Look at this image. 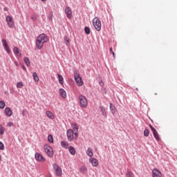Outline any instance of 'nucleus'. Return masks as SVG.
Segmentation results:
<instances>
[{
    "mask_svg": "<svg viewBox=\"0 0 177 177\" xmlns=\"http://www.w3.org/2000/svg\"><path fill=\"white\" fill-rule=\"evenodd\" d=\"M45 42H48V37L45 34H41L39 35L36 40V46L39 49H42V46H44V44Z\"/></svg>",
    "mask_w": 177,
    "mask_h": 177,
    "instance_id": "f257e3e1",
    "label": "nucleus"
},
{
    "mask_svg": "<svg viewBox=\"0 0 177 177\" xmlns=\"http://www.w3.org/2000/svg\"><path fill=\"white\" fill-rule=\"evenodd\" d=\"M93 26L97 31L102 30V21H100V19L97 17H95L93 19Z\"/></svg>",
    "mask_w": 177,
    "mask_h": 177,
    "instance_id": "f03ea898",
    "label": "nucleus"
},
{
    "mask_svg": "<svg viewBox=\"0 0 177 177\" xmlns=\"http://www.w3.org/2000/svg\"><path fill=\"white\" fill-rule=\"evenodd\" d=\"M79 102L80 106L82 109H86V107L88 106V100H86V97L84 95H80L79 96Z\"/></svg>",
    "mask_w": 177,
    "mask_h": 177,
    "instance_id": "7ed1b4c3",
    "label": "nucleus"
},
{
    "mask_svg": "<svg viewBox=\"0 0 177 177\" xmlns=\"http://www.w3.org/2000/svg\"><path fill=\"white\" fill-rule=\"evenodd\" d=\"M44 151L48 157H53V149L49 145H44Z\"/></svg>",
    "mask_w": 177,
    "mask_h": 177,
    "instance_id": "20e7f679",
    "label": "nucleus"
},
{
    "mask_svg": "<svg viewBox=\"0 0 177 177\" xmlns=\"http://www.w3.org/2000/svg\"><path fill=\"white\" fill-rule=\"evenodd\" d=\"M74 78L77 86H82L84 85V82L82 81V78L80 77V74L75 73Z\"/></svg>",
    "mask_w": 177,
    "mask_h": 177,
    "instance_id": "39448f33",
    "label": "nucleus"
},
{
    "mask_svg": "<svg viewBox=\"0 0 177 177\" xmlns=\"http://www.w3.org/2000/svg\"><path fill=\"white\" fill-rule=\"evenodd\" d=\"M66 136L68 142H73L75 139V137H74V131L73 129H68L66 131Z\"/></svg>",
    "mask_w": 177,
    "mask_h": 177,
    "instance_id": "423d86ee",
    "label": "nucleus"
},
{
    "mask_svg": "<svg viewBox=\"0 0 177 177\" xmlns=\"http://www.w3.org/2000/svg\"><path fill=\"white\" fill-rule=\"evenodd\" d=\"M6 21L7 22V24L10 28H13V26H15V21H13L12 16H7L6 17Z\"/></svg>",
    "mask_w": 177,
    "mask_h": 177,
    "instance_id": "0eeeda50",
    "label": "nucleus"
},
{
    "mask_svg": "<svg viewBox=\"0 0 177 177\" xmlns=\"http://www.w3.org/2000/svg\"><path fill=\"white\" fill-rule=\"evenodd\" d=\"M53 169L55 172L57 176H62L63 171H62V168L59 167L57 164H53Z\"/></svg>",
    "mask_w": 177,
    "mask_h": 177,
    "instance_id": "6e6552de",
    "label": "nucleus"
},
{
    "mask_svg": "<svg viewBox=\"0 0 177 177\" xmlns=\"http://www.w3.org/2000/svg\"><path fill=\"white\" fill-rule=\"evenodd\" d=\"M35 158L36 161H39V162H45V158L39 153H35Z\"/></svg>",
    "mask_w": 177,
    "mask_h": 177,
    "instance_id": "1a4fd4ad",
    "label": "nucleus"
},
{
    "mask_svg": "<svg viewBox=\"0 0 177 177\" xmlns=\"http://www.w3.org/2000/svg\"><path fill=\"white\" fill-rule=\"evenodd\" d=\"M149 128H151L152 131V133L156 140H160V135H158V132H157V130L153 127L151 124H149Z\"/></svg>",
    "mask_w": 177,
    "mask_h": 177,
    "instance_id": "9d476101",
    "label": "nucleus"
},
{
    "mask_svg": "<svg viewBox=\"0 0 177 177\" xmlns=\"http://www.w3.org/2000/svg\"><path fill=\"white\" fill-rule=\"evenodd\" d=\"M72 128V131L74 132L75 139L77 140L78 139V125H77V124H73Z\"/></svg>",
    "mask_w": 177,
    "mask_h": 177,
    "instance_id": "9b49d317",
    "label": "nucleus"
},
{
    "mask_svg": "<svg viewBox=\"0 0 177 177\" xmlns=\"http://www.w3.org/2000/svg\"><path fill=\"white\" fill-rule=\"evenodd\" d=\"M65 13L68 19H71L73 17V11H71V8H70V7L68 6L66 7Z\"/></svg>",
    "mask_w": 177,
    "mask_h": 177,
    "instance_id": "f8f14e48",
    "label": "nucleus"
},
{
    "mask_svg": "<svg viewBox=\"0 0 177 177\" xmlns=\"http://www.w3.org/2000/svg\"><path fill=\"white\" fill-rule=\"evenodd\" d=\"M3 46L5 49V50L7 52V53H10V49H9V46H8V41H6V39H3L1 40Z\"/></svg>",
    "mask_w": 177,
    "mask_h": 177,
    "instance_id": "ddd939ff",
    "label": "nucleus"
},
{
    "mask_svg": "<svg viewBox=\"0 0 177 177\" xmlns=\"http://www.w3.org/2000/svg\"><path fill=\"white\" fill-rule=\"evenodd\" d=\"M152 176L153 177H162V174L161 171L157 169H153L152 171Z\"/></svg>",
    "mask_w": 177,
    "mask_h": 177,
    "instance_id": "4468645a",
    "label": "nucleus"
},
{
    "mask_svg": "<svg viewBox=\"0 0 177 177\" xmlns=\"http://www.w3.org/2000/svg\"><path fill=\"white\" fill-rule=\"evenodd\" d=\"M89 162L92 164L93 167H97L99 165V161H97V159L95 158H91L89 159Z\"/></svg>",
    "mask_w": 177,
    "mask_h": 177,
    "instance_id": "2eb2a0df",
    "label": "nucleus"
},
{
    "mask_svg": "<svg viewBox=\"0 0 177 177\" xmlns=\"http://www.w3.org/2000/svg\"><path fill=\"white\" fill-rule=\"evenodd\" d=\"M5 113L6 115H7V117H12L13 111H12V109H10V107H6L5 109Z\"/></svg>",
    "mask_w": 177,
    "mask_h": 177,
    "instance_id": "dca6fc26",
    "label": "nucleus"
},
{
    "mask_svg": "<svg viewBox=\"0 0 177 177\" xmlns=\"http://www.w3.org/2000/svg\"><path fill=\"white\" fill-rule=\"evenodd\" d=\"M13 52L17 57H21V53L20 52V50H19V48L14 47Z\"/></svg>",
    "mask_w": 177,
    "mask_h": 177,
    "instance_id": "f3484780",
    "label": "nucleus"
},
{
    "mask_svg": "<svg viewBox=\"0 0 177 177\" xmlns=\"http://www.w3.org/2000/svg\"><path fill=\"white\" fill-rule=\"evenodd\" d=\"M59 94L63 99H66L67 97V93H66V91L63 88L59 89Z\"/></svg>",
    "mask_w": 177,
    "mask_h": 177,
    "instance_id": "a211bd4d",
    "label": "nucleus"
},
{
    "mask_svg": "<svg viewBox=\"0 0 177 177\" xmlns=\"http://www.w3.org/2000/svg\"><path fill=\"white\" fill-rule=\"evenodd\" d=\"M46 115L50 120H54L55 119V115H53V113H52L50 111H47L46 112Z\"/></svg>",
    "mask_w": 177,
    "mask_h": 177,
    "instance_id": "6ab92c4d",
    "label": "nucleus"
},
{
    "mask_svg": "<svg viewBox=\"0 0 177 177\" xmlns=\"http://www.w3.org/2000/svg\"><path fill=\"white\" fill-rule=\"evenodd\" d=\"M68 150L70 154H71L72 156H75V148H74V147H69Z\"/></svg>",
    "mask_w": 177,
    "mask_h": 177,
    "instance_id": "aec40b11",
    "label": "nucleus"
},
{
    "mask_svg": "<svg viewBox=\"0 0 177 177\" xmlns=\"http://www.w3.org/2000/svg\"><path fill=\"white\" fill-rule=\"evenodd\" d=\"M62 147H64V149H68L69 144L66 141H62L61 142Z\"/></svg>",
    "mask_w": 177,
    "mask_h": 177,
    "instance_id": "412c9836",
    "label": "nucleus"
},
{
    "mask_svg": "<svg viewBox=\"0 0 177 177\" xmlns=\"http://www.w3.org/2000/svg\"><path fill=\"white\" fill-rule=\"evenodd\" d=\"M86 154L88 156V157H93V151H92V149L88 148Z\"/></svg>",
    "mask_w": 177,
    "mask_h": 177,
    "instance_id": "4be33fe9",
    "label": "nucleus"
},
{
    "mask_svg": "<svg viewBox=\"0 0 177 177\" xmlns=\"http://www.w3.org/2000/svg\"><path fill=\"white\" fill-rule=\"evenodd\" d=\"M80 171L82 174H86L88 169L86 167V166H82L80 168Z\"/></svg>",
    "mask_w": 177,
    "mask_h": 177,
    "instance_id": "5701e85b",
    "label": "nucleus"
},
{
    "mask_svg": "<svg viewBox=\"0 0 177 177\" xmlns=\"http://www.w3.org/2000/svg\"><path fill=\"white\" fill-rule=\"evenodd\" d=\"M32 77L35 82H38V81H39V77H38V75L37 74V73L34 72L32 73Z\"/></svg>",
    "mask_w": 177,
    "mask_h": 177,
    "instance_id": "b1692460",
    "label": "nucleus"
},
{
    "mask_svg": "<svg viewBox=\"0 0 177 177\" xmlns=\"http://www.w3.org/2000/svg\"><path fill=\"white\" fill-rule=\"evenodd\" d=\"M58 81L59 84H61V85H63V84H64V80L62 75H58Z\"/></svg>",
    "mask_w": 177,
    "mask_h": 177,
    "instance_id": "393cba45",
    "label": "nucleus"
},
{
    "mask_svg": "<svg viewBox=\"0 0 177 177\" xmlns=\"http://www.w3.org/2000/svg\"><path fill=\"white\" fill-rule=\"evenodd\" d=\"M126 177H135V174H133V172L131 171H127L126 173Z\"/></svg>",
    "mask_w": 177,
    "mask_h": 177,
    "instance_id": "a878e982",
    "label": "nucleus"
},
{
    "mask_svg": "<svg viewBox=\"0 0 177 177\" xmlns=\"http://www.w3.org/2000/svg\"><path fill=\"white\" fill-rule=\"evenodd\" d=\"M24 60L27 66H30V59H28V57H24Z\"/></svg>",
    "mask_w": 177,
    "mask_h": 177,
    "instance_id": "bb28decb",
    "label": "nucleus"
},
{
    "mask_svg": "<svg viewBox=\"0 0 177 177\" xmlns=\"http://www.w3.org/2000/svg\"><path fill=\"white\" fill-rule=\"evenodd\" d=\"M110 110L112 113V114H115V107L113 106L111 104H110Z\"/></svg>",
    "mask_w": 177,
    "mask_h": 177,
    "instance_id": "cd10ccee",
    "label": "nucleus"
},
{
    "mask_svg": "<svg viewBox=\"0 0 177 177\" xmlns=\"http://www.w3.org/2000/svg\"><path fill=\"white\" fill-rule=\"evenodd\" d=\"M48 140L50 143H53V136L49 135L48 136Z\"/></svg>",
    "mask_w": 177,
    "mask_h": 177,
    "instance_id": "c85d7f7f",
    "label": "nucleus"
},
{
    "mask_svg": "<svg viewBox=\"0 0 177 177\" xmlns=\"http://www.w3.org/2000/svg\"><path fill=\"white\" fill-rule=\"evenodd\" d=\"M64 41L66 42V45H67V46H68V45H70V38L65 37Z\"/></svg>",
    "mask_w": 177,
    "mask_h": 177,
    "instance_id": "c756f323",
    "label": "nucleus"
},
{
    "mask_svg": "<svg viewBox=\"0 0 177 177\" xmlns=\"http://www.w3.org/2000/svg\"><path fill=\"white\" fill-rule=\"evenodd\" d=\"M100 109L101 110L102 113V115H106V109L103 106H100Z\"/></svg>",
    "mask_w": 177,
    "mask_h": 177,
    "instance_id": "7c9ffc66",
    "label": "nucleus"
},
{
    "mask_svg": "<svg viewBox=\"0 0 177 177\" xmlns=\"http://www.w3.org/2000/svg\"><path fill=\"white\" fill-rule=\"evenodd\" d=\"M3 133H5V128L0 125V135H3Z\"/></svg>",
    "mask_w": 177,
    "mask_h": 177,
    "instance_id": "2f4dec72",
    "label": "nucleus"
},
{
    "mask_svg": "<svg viewBox=\"0 0 177 177\" xmlns=\"http://www.w3.org/2000/svg\"><path fill=\"white\" fill-rule=\"evenodd\" d=\"M84 31H85L86 34H87V35L91 34V29L89 28V27H85Z\"/></svg>",
    "mask_w": 177,
    "mask_h": 177,
    "instance_id": "473e14b6",
    "label": "nucleus"
},
{
    "mask_svg": "<svg viewBox=\"0 0 177 177\" xmlns=\"http://www.w3.org/2000/svg\"><path fill=\"white\" fill-rule=\"evenodd\" d=\"M22 86H24L22 82H19L17 84V88H21Z\"/></svg>",
    "mask_w": 177,
    "mask_h": 177,
    "instance_id": "72a5a7b5",
    "label": "nucleus"
},
{
    "mask_svg": "<svg viewBox=\"0 0 177 177\" xmlns=\"http://www.w3.org/2000/svg\"><path fill=\"white\" fill-rule=\"evenodd\" d=\"M149 134H150V131H149V129H145L144 131V136H149Z\"/></svg>",
    "mask_w": 177,
    "mask_h": 177,
    "instance_id": "f704fd0d",
    "label": "nucleus"
},
{
    "mask_svg": "<svg viewBox=\"0 0 177 177\" xmlns=\"http://www.w3.org/2000/svg\"><path fill=\"white\" fill-rule=\"evenodd\" d=\"M0 109H5V102L0 101Z\"/></svg>",
    "mask_w": 177,
    "mask_h": 177,
    "instance_id": "c9c22d12",
    "label": "nucleus"
},
{
    "mask_svg": "<svg viewBox=\"0 0 177 177\" xmlns=\"http://www.w3.org/2000/svg\"><path fill=\"white\" fill-rule=\"evenodd\" d=\"M109 51L113 55V59H115V53H114V51H113V48H110Z\"/></svg>",
    "mask_w": 177,
    "mask_h": 177,
    "instance_id": "e433bc0d",
    "label": "nucleus"
},
{
    "mask_svg": "<svg viewBox=\"0 0 177 177\" xmlns=\"http://www.w3.org/2000/svg\"><path fill=\"white\" fill-rule=\"evenodd\" d=\"M0 150H5V145L0 141Z\"/></svg>",
    "mask_w": 177,
    "mask_h": 177,
    "instance_id": "4c0bfd02",
    "label": "nucleus"
},
{
    "mask_svg": "<svg viewBox=\"0 0 177 177\" xmlns=\"http://www.w3.org/2000/svg\"><path fill=\"white\" fill-rule=\"evenodd\" d=\"M7 127H13V122H10L7 124Z\"/></svg>",
    "mask_w": 177,
    "mask_h": 177,
    "instance_id": "58836bf2",
    "label": "nucleus"
},
{
    "mask_svg": "<svg viewBox=\"0 0 177 177\" xmlns=\"http://www.w3.org/2000/svg\"><path fill=\"white\" fill-rule=\"evenodd\" d=\"M100 85H101V86H103V85H104L103 82L101 81V82H100Z\"/></svg>",
    "mask_w": 177,
    "mask_h": 177,
    "instance_id": "ea45409f",
    "label": "nucleus"
},
{
    "mask_svg": "<svg viewBox=\"0 0 177 177\" xmlns=\"http://www.w3.org/2000/svg\"><path fill=\"white\" fill-rule=\"evenodd\" d=\"M22 68H23V70H24V71H26V70H27V68H26V66H23Z\"/></svg>",
    "mask_w": 177,
    "mask_h": 177,
    "instance_id": "a19ab883",
    "label": "nucleus"
},
{
    "mask_svg": "<svg viewBox=\"0 0 177 177\" xmlns=\"http://www.w3.org/2000/svg\"><path fill=\"white\" fill-rule=\"evenodd\" d=\"M2 160V158H1V155H0V161H1Z\"/></svg>",
    "mask_w": 177,
    "mask_h": 177,
    "instance_id": "79ce46f5",
    "label": "nucleus"
},
{
    "mask_svg": "<svg viewBox=\"0 0 177 177\" xmlns=\"http://www.w3.org/2000/svg\"><path fill=\"white\" fill-rule=\"evenodd\" d=\"M45 1H46V0H41L42 2H45Z\"/></svg>",
    "mask_w": 177,
    "mask_h": 177,
    "instance_id": "37998d69",
    "label": "nucleus"
}]
</instances>
